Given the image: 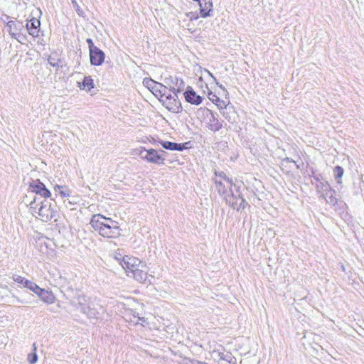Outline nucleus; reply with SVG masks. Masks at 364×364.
Segmentation results:
<instances>
[{"mask_svg":"<svg viewBox=\"0 0 364 364\" xmlns=\"http://www.w3.org/2000/svg\"><path fill=\"white\" fill-rule=\"evenodd\" d=\"M334 191L331 190V192H328L327 196H328V199H326V201L329 203L336 204L337 203V199L333 196Z\"/></svg>","mask_w":364,"mask_h":364,"instance_id":"nucleus-33","label":"nucleus"},{"mask_svg":"<svg viewBox=\"0 0 364 364\" xmlns=\"http://www.w3.org/2000/svg\"><path fill=\"white\" fill-rule=\"evenodd\" d=\"M137 321L134 323L135 325L140 324L142 326H146L148 325V321L147 318L145 317H139L137 316Z\"/></svg>","mask_w":364,"mask_h":364,"instance_id":"nucleus-34","label":"nucleus"},{"mask_svg":"<svg viewBox=\"0 0 364 364\" xmlns=\"http://www.w3.org/2000/svg\"><path fill=\"white\" fill-rule=\"evenodd\" d=\"M224 355H225V353L220 351L219 360H223V358H224Z\"/></svg>","mask_w":364,"mask_h":364,"instance_id":"nucleus-41","label":"nucleus"},{"mask_svg":"<svg viewBox=\"0 0 364 364\" xmlns=\"http://www.w3.org/2000/svg\"><path fill=\"white\" fill-rule=\"evenodd\" d=\"M208 73L209 75L214 80V81L216 82V84L218 85V87L223 90L224 95L225 96H227L228 95V92L226 90V89L222 85H219V83L217 82L215 77L213 75V74L210 72L208 71Z\"/></svg>","mask_w":364,"mask_h":364,"instance_id":"nucleus-35","label":"nucleus"},{"mask_svg":"<svg viewBox=\"0 0 364 364\" xmlns=\"http://www.w3.org/2000/svg\"><path fill=\"white\" fill-rule=\"evenodd\" d=\"M237 360L235 357L232 356V358L229 360V363L230 364H236Z\"/></svg>","mask_w":364,"mask_h":364,"instance_id":"nucleus-40","label":"nucleus"},{"mask_svg":"<svg viewBox=\"0 0 364 364\" xmlns=\"http://www.w3.org/2000/svg\"><path fill=\"white\" fill-rule=\"evenodd\" d=\"M186 364H208V363L193 360H189V362L186 363Z\"/></svg>","mask_w":364,"mask_h":364,"instance_id":"nucleus-39","label":"nucleus"},{"mask_svg":"<svg viewBox=\"0 0 364 364\" xmlns=\"http://www.w3.org/2000/svg\"><path fill=\"white\" fill-rule=\"evenodd\" d=\"M217 343L214 341L208 342L209 351L211 353L213 358L219 360L220 351L217 349Z\"/></svg>","mask_w":364,"mask_h":364,"instance_id":"nucleus-23","label":"nucleus"},{"mask_svg":"<svg viewBox=\"0 0 364 364\" xmlns=\"http://www.w3.org/2000/svg\"><path fill=\"white\" fill-rule=\"evenodd\" d=\"M208 98L211 100L217 107L220 109H224L228 105L229 101L226 98V100L220 99L215 94L212 92H209Z\"/></svg>","mask_w":364,"mask_h":364,"instance_id":"nucleus-17","label":"nucleus"},{"mask_svg":"<svg viewBox=\"0 0 364 364\" xmlns=\"http://www.w3.org/2000/svg\"><path fill=\"white\" fill-rule=\"evenodd\" d=\"M52 241L43 235L38 236L36 240V248L43 255L48 254V250L51 247Z\"/></svg>","mask_w":364,"mask_h":364,"instance_id":"nucleus-11","label":"nucleus"},{"mask_svg":"<svg viewBox=\"0 0 364 364\" xmlns=\"http://www.w3.org/2000/svg\"><path fill=\"white\" fill-rule=\"evenodd\" d=\"M122 267L125 270L127 276L144 284H151V279L154 277L148 274L146 262L134 256L126 255Z\"/></svg>","mask_w":364,"mask_h":364,"instance_id":"nucleus-2","label":"nucleus"},{"mask_svg":"<svg viewBox=\"0 0 364 364\" xmlns=\"http://www.w3.org/2000/svg\"><path fill=\"white\" fill-rule=\"evenodd\" d=\"M90 223L94 230L102 237L114 239L119 237L121 235L118 223L101 214L93 215Z\"/></svg>","mask_w":364,"mask_h":364,"instance_id":"nucleus-4","label":"nucleus"},{"mask_svg":"<svg viewBox=\"0 0 364 364\" xmlns=\"http://www.w3.org/2000/svg\"><path fill=\"white\" fill-rule=\"evenodd\" d=\"M25 288L28 289L29 290L33 291L34 294H36L37 296H38V294H39L40 291H41V289H43V288H41L38 284H36V283H34L30 280L27 283Z\"/></svg>","mask_w":364,"mask_h":364,"instance_id":"nucleus-26","label":"nucleus"},{"mask_svg":"<svg viewBox=\"0 0 364 364\" xmlns=\"http://www.w3.org/2000/svg\"><path fill=\"white\" fill-rule=\"evenodd\" d=\"M125 303H121L120 305L124 308V318L126 320V321L129 323H136L134 320V318H136L137 317V315H136L135 313L133 312V311L128 308L127 306H132V304L135 303V301L132 298H128L126 300Z\"/></svg>","mask_w":364,"mask_h":364,"instance_id":"nucleus-10","label":"nucleus"},{"mask_svg":"<svg viewBox=\"0 0 364 364\" xmlns=\"http://www.w3.org/2000/svg\"><path fill=\"white\" fill-rule=\"evenodd\" d=\"M29 189L31 192L30 196H27V201L28 199L33 200L34 196L41 197L43 199L48 198L50 196V191L46 188L45 185L40 181H33L30 183Z\"/></svg>","mask_w":364,"mask_h":364,"instance_id":"nucleus-6","label":"nucleus"},{"mask_svg":"<svg viewBox=\"0 0 364 364\" xmlns=\"http://www.w3.org/2000/svg\"><path fill=\"white\" fill-rule=\"evenodd\" d=\"M156 81L150 79V78H144L143 80V85L146 87L150 91L151 90V87L154 85Z\"/></svg>","mask_w":364,"mask_h":364,"instance_id":"nucleus-32","label":"nucleus"},{"mask_svg":"<svg viewBox=\"0 0 364 364\" xmlns=\"http://www.w3.org/2000/svg\"><path fill=\"white\" fill-rule=\"evenodd\" d=\"M33 351L32 353H30L27 355V361L30 364H35L38 360V355L36 353L37 347L36 344H33Z\"/></svg>","mask_w":364,"mask_h":364,"instance_id":"nucleus-25","label":"nucleus"},{"mask_svg":"<svg viewBox=\"0 0 364 364\" xmlns=\"http://www.w3.org/2000/svg\"><path fill=\"white\" fill-rule=\"evenodd\" d=\"M75 10H76V12L77 13V14L80 16H83L84 15V11L82 9H81L80 8V6L75 2Z\"/></svg>","mask_w":364,"mask_h":364,"instance_id":"nucleus-36","label":"nucleus"},{"mask_svg":"<svg viewBox=\"0 0 364 364\" xmlns=\"http://www.w3.org/2000/svg\"><path fill=\"white\" fill-rule=\"evenodd\" d=\"M38 296L43 302L47 304H53L56 300L53 293L51 291H48L45 289H41L40 293L38 294Z\"/></svg>","mask_w":364,"mask_h":364,"instance_id":"nucleus-14","label":"nucleus"},{"mask_svg":"<svg viewBox=\"0 0 364 364\" xmlns=\"http://www.w3.org/2000/svg\"><path fill=\"white\" fill-rule=\"evenodd\" d=\"M186 100L193 105H198L202 102V97L193 90H188L184 92Z\"/></svg>","mask_w":364,"mask_h":364,"instance_id":"nucleus-15","label":"nucleus"},{"mask_svg":"<svg viewBox=\"0 0 364 364\" xmlns=\"http://www.w3.org/2000/svg\"><path fill=\"white\" fill-rule=\"evenodd\" d=\"M31 213L36 218L43 222H48L51 220H57L58 212L55 206L48 198L43 199L41 197L34 196L33 200L26 201Z\"/></svg>","mask_w":364,"mask_h":364,"instance_id":"nucleus-3","label":"nucleus"},{"mask_svg":"<svg viewBox=\"0 0 364 364\" xmlns=\"http://www.w3.org/2000/svg\"><path fill=\"white\" fill-rule=\"evenodd\" d=\"M41 22L38 19L33 18L27 23L26 28L30 35L33 37L38 36Z\"/></svg>","mask_w":364,"mask_h":364,"instance_id":"nucleus-13","label":"nucleus"},{"mask_svg":"<svg viewBox=\"0 0 364 364\" xmlns=\"http://www.w3.org/2000/svg\"><path fill=\"white\" fill-rule=\"evenodd\" d=\"M157 142L159 143L164 149L168 150L182 151L184 148L183 144H177L167 141H158Z\"/></svg>","mask_w":364,"mask_h":364,"instance_id":"nucleus-18","label":"nucleus"},{"mask_svg":"<svg viewBox=\"0 0 364 364\" xmlns=\"http://www.w3.org/2000/svg\"><path fill=\"white\" fill-rule=\"evenodd\" d=\"M54 191L58 193L62 198L69 197L70 196V191L65 186L55 185Z\"/></svg>","mask_w":364,"mask_h":364,"instance_id":"nucleus-24","label":"nucleus"},{"mask_svg":"<svg viewBox=\"0 0 364 364\" xmlns=\"http://www.w3.org/2000/svg\"><path fill=\"white\" fill-rule=\"evenodd\" d=\"M208 127L210 130L213 132H217L222 127V124L220 121L212 114L210 119H209V122L208 124Z\"/></svg>","mask_w":364,"mask_h":364,"instance_id":"nucleus-22","label":"nucleus"},{"mask_svg":"<svg viewBox=\"0 0 364 364\" xmlns=\"http://www.w3.org/2000/svg\"><path fill=\"white\" fill-rule=\"evenodd\" d=\"M105 53L99 48H92L90 51V63L93 65H101L105 60Z\"/></svg>","mask_w":364,"mask_h":364,"instance_id":"nucleus-12","label":"nucleus"},{"mask_svg":"<svg viewBox=\"0 0 364 364\" xmlns=\"http://www.w3.org/2000/svg\"><path fill=\"white\" fill-rule=\"evenodd\" d=\"M12 279L14 282L22 285L23 287H26L27 283L29 281L28 279H26L25 277H21L20 275H17V274H14L12 277Z\"/></svg>","mask_w":364,"mask_h":364,"instance_id":"nucleus-29","label":"nucleus"},{"mask_svg":"<svg viewBox=\"0 0 364 364\" xmlns=\"http://www.w3.org/2000/svg\"><path fill=\"white\" fill-rule=\"evenodd\" d=\"M78 87L80 90H85L90 92L94 87V82L90 76H85L82 83L78 82Z\"/></svg>","mask_w":364,"mask_h":364,"instance_id":"nucleus-20","label":"nucleus"},{"mask_svg":"<svg viewBox=\"0 0 364 364\" xmlns=\"http://www.w3.org/2000/svg\"><path fill=\"white\" fill-rule=\"evenodd\" d=\"M146 148H144L143 146H140L139 148L133 149L132 154L139 156L143 160V157L145 156L144 153H146Z\"/></svg>","mask_w":364,"mask_h":364,"instance_id":"nucleus-31","label":"nucleus"},{"mask_svg":"<svg viewBox=\"0 0 364 364\" xmlns=\"http://www.w3.org/2000/svg\"><path fill=\"white\" fill-rule=\"evenodd\" d=\"M145 156L143 157V160L147 163L153 164L158 166H162L165 164V157L163 154L166 152L163 150H156L154 149H146Z\"/></svg>","mask_w":364,"mask_h":364,"instance_id":"nucleus-7","label":"nucleus"},{"mask_svg":"<svg viewBox=\"0 0 364 364\" xmlns=\"http://www.w3.org/2000/svg\"><path fill=\"white\" fill-rule=\"evenodd\" d=\"M151 92L159 99L167 94V89L164 86V83L155 82L154 85L151 87Z\"/></svg>","mask_w":364,"mask_h":364,"instance_id":"nucleus-16","label":"nucleus"},{"mask_svg":"<svg viewBox=\"0 0 364 364\" xmlns=\"http://www.w3.org/2000/svg\"><path fill=\"white\" fill-rule=\"evenodd\" d=\"M112 257H113V259H114L115 260H117L119 264L122 267L123 264H124V259H125L126 258V255H123L121 252H120V250H117L116 252H114Z\"/></svg>","mask_w":364,"mask_h":364,"instance_id":"nucleus-28","label":"nucleus"},{"mask_svg":"<svg viewBox=\"0 0 364 364\" xmlns=\"http://www.w3.org/2000/svg\"><path fill=\"white\" fill-rule=\"evenodd\" d=\"M318 191H322L323 194L324 192L328 195V192H331V188L329 183L327 181L320 182L316 186Z\"/></svg>","mask_w":364,"mask_h":364,"instance_id":"nucleus-27","label":"nucleus"},{"mask_svg":"<svg viewBox=\"0 0 364 364\" xmlns=\"http://www.w3.org/2000/svg\"><path fill=\"white\" fill-rule=\"evenodd\" d=\"M80 306V310L82 313L86 314L89 318H97L98 315V312L93 308L90 306H85L82 304L81 302L79 303Z\"/></svg>","mask_w":364,"mask_h":364,"instance_id":"nucleus-21","label":"nucleus"},{"mask_svg":"<svg viewBox=\"0 0 364 364\" xmlns=\"http://www.w3.org/2000/svg\"><path fill=\"white\" fill-rule=\"evenodd\" d=\"M164 83L167 92L173 94L180 92L185 87L183 80L176 75H168L164 79Z\"/></svg>","mask_w":364,"mask_h":364,"instance_id":"nucleus-5","label":"nucleus"},{"mask_svg":"<svg viewBox=\"0 0 364 364\" xmlns=\"http://www.w3.org/2000/svg\"><path fill=\"white\" fill-rule=\"evenodd\" d=\"M215 175L213 180L216 190L226 203L237 210L245 209L247 203L240 196L238 188L233 183L232 178L227 176L223 171H215Z\"/></svg>","mask_w":364,"mask_h":364,"instance_id":"nucleus-1","label":"nucleus"},{"mask_svg":"<svg viewBox=\"0 0 364 364\" xmlns=\"http://www.w3.org/2000/svg\"><path fill=\"white\" fill-rule=\"evenodd\" d=\"M200 13L202 17L206 18L207 16H211L210 11H212L213 4L211 1L205 2L203 4L201 2L199 3Z\"/></svg>","mask_w":364,"mask_h":364,"instance_id":"nucleus-19","label":"nucleus"},{"mask_svg":"<svg viewBox=\"0 0 364 364\" xmlns=\"http://www.w3.org/2000/svg\"><path fill=\"white\" fill-rule=\"evenodd\" d=\"M232 354L228 352L225 353V355H224V358H223V360H225L229 363V360L232 358Z\"/></svg>","mask_w":364,"mask_h":364,"instance_id":"nucleus-38","label":"nucleus"},{"mask_svg":"<svg viewBox=\"0 0 364 364\" xmlns=\"http://www.w3.org/2000/svg\"><path fill=\"white\" fill-rule=\"evenodd\" d=\"M86 41H87V43L88 44L89 50L90 51H91V49H92V48H97V46H94L92 40L91 38H87Z\"/></svg>","mask_w":364,"mask_h":364,"instance_id":"nucleus-37","label":"nucleus"},{"mask_svg":"<svg viewBox=\"0 0 364 364\" xmlns=\"http://www.w3.org/2000/svg\"><path fill=\"white\" fill-rule=\"evenodd\" d=\"M163 105L171 112L177 113L181 109V103L177 100V93L172 95L170 92H167L164 96H162L160 99Z\"/></svg>","mask_w":364,"mask_h":364,"instance_id":"nucleus-8","label":"nucleus"},{"mask_svg":"<svg viewBox=\"0 0 364 364\" xmlns=\"http://www.w3.org/2000/svg\"><path fill=\"white\" fill-rule=\"evenodd\" d=\"M334 173H335V178L336 179H338L337 181V182L338 183H341V177L343 176V168L340 166H337L334 168Z\"/></svg>","mask_w":364,"mask_h":364,"instance_id":"nucleus-30","label":"nucleus"},{"mask_svg":"<svg viewBox=\"0 0 364 364\" xmlns=\"http://www.w3.org/2000/svg\"><path fill=\"white\" fill-rule=\"evenodd\" d=\"M6 28L11 38L20 42L18 38L20 36V31L23 28V23L18 21H9L6 25Z\"/></svg>","mask_w":364,"mask_h":364,"instance_id":"nucleus-9","label":"nucleus"}]
</instances>
